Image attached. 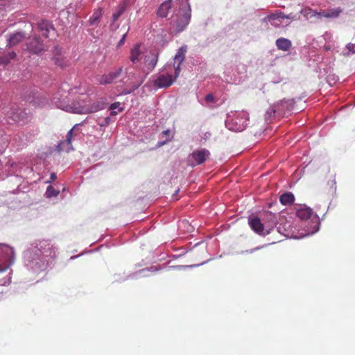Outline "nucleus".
Returning a JSON list of instances; mask_svg holds the SVG:
<instances>
[{
	"mask_svg": "<svg viewBox=\"0 0 355 355\" xmlns=\"http://www.w3.org/2000/svg\"><path fill=\"white\" fill-rule=\"evenodd\" d=\"M119 106H120L119 102L114 103L112 104L111 106H110V109H111V110H112L111 115H116L117 114V112H115V109L119 108Z\"/></svg>",
	"mask_w": 355,
	"mask_h": 355,
	"instance_id": "nucleus-26",
	"label": "nucleus"
},
{
	"mask_svg": "<svg viewBox=\"0 0 355 355\" xmlns=\"http://www.w3.org/2000/svg\"><path fill=\"white\" fill-rule=\"evenodd\" d=\"M8 117L13 120L15 122H25L27 119L26 113L20 109H17L16 112H11L7 113Z\"/></svg>",
	"mask_w": 355,
	"mask_h": 355,
	"instance_id": "nucleus-15",
	"label": "nucleus"
},
{
	"mask_svg": "<svg viewBox=\"0 0 355 355\" xmlns=\"http://www.w3.org/2000/svg\"><path fill=\"white\" fill-rule=\"evenodd\" d=\"M190 156L193 158L194 162H196V165H200L201 164H203L210 156V152L206 148H202L193 151Z\"/></svg>",
	"mask_w": 355,
	"mask_h": 355,
	"instance_id": "nucleus-9",
	"label": "nucleus"
},
{
	"mask_svg": "<svg viewBox=\"0 0 355 355\" xmlns=\"http://www.w3.org/2000/svg\"><path fill=\"white\" fill-rule=\"evenodd\" d=\"M279 50L287 51L289 50V46H277Z\"/></svg>",
	"mask_w": 355,
	"mask_h": 355,
	"instance_id": "nucleus-33",
	"label": "nucleus"
},
{
	"mask_svg": "<svg viewBox=\"0 0 355 355\" xmlns=\"http://www.w3.org/2000/svg\"><path fill=\"white\" fill-rule=\"evenodd\" d=\"M326 50H330V48L327 46V47L326 48Z\"/></svg>",
	"mask_w": 355,
	"mask_h": 355,
	"instance_id": "nucleus-40",
	"label": "nucleus"
},
{
	"mask_svg": "<svg viewBox=\"0 0 355 355\" xmlns=\"http://www.w3.org/2000/svg\"><path fill=\"white\" fill-rule=\"evenodd\" d=\"M50 179H51V181L55 180L56 179L55 173H51V176H50Z\"/></svg>",
	"mask_w": 355,
	"mask_h": 355,
	"instance_id": "nucleus-37",
	"label": "nucleus"
},
{
	"mask_svg": "<svg viewBox=\"0 0 355 355\" xmlns=\"http://www.w3.org/2000/svg\"><path fill=\"white\" fill-rule=\"evenodd\" d=\"M248 223L250 227L252 228L256 234L260 236H265L270 234V232H268L267 227L260 218H258L257 216L250 217Z\"/></svg>",
	"mask_w": 355,
	"mask_h": 355,
	"instance_id": "nucleus-6",
	"label": "nucleus"
},
{
	"mask_svg": "<svg viewBox=\"0 0 355 355\" xmlns=\"http://www.w3.org/2000/svg\"><path fill=\"white\" fill-rule=\"evenodd\" d=\"M328 185H329L330 187V189L334 190L335 189V186H336V181H335V178H334V175H331V180H329V182H328Z\"/></svg>",
	"mask_w": 355,
	"mask_h": 355,
	"instance_id": "nucleus-31",
	"label": "nucleus"
},
{
	"mask_svg": "<svg viewBox=\"0 0 355 355\" xmlns=\"http://www.w3.org/2000/svg\"><path fill=\"white\" fill-rule=\"evenodd\" d=\"M126 6L127 2L125 1L118 6L116 10L112 14V21L110 24V28L112 30H116L119 27V24L116 22L124 12Z\"/></svg>",
	"mask_w": 355,
	"mask_h": 355,
	"instance_id": "nucleus-8",
	"label": "nucleus"
},
{
	"mask_svg": "<svg viewBox=\"0 0 355 355\" xmlns=\"http://www.w3.org/2000/svg\"><path fill=\"white\" fill-rule=\"evenodd\" d=\"M332 35L329 33H325L323 35L318 37L315 41L317 43H330L332 42Z\"/></svg>",
	"mask_w": 355,
	"mask_h": 355,
	"instance_id": "nucleus-24",
	"label": "nucleus"
},
{
	"mask_svg": "<svg viewBox=\"0 0 355 355\" xmlns=\"http://www.w3.org/2000/svg\"><path fill=\"white\" fill-rule=\"evenodd\" d=\"M3 248H5V245L3 244H0V254L3 251ZM8 268V264H0V272H3L7 270Z\"/></svg>",
	"mask_w": 355,
	"mask_h": 355,
	"instance_id": "nucleus-27",
	"label": "nucleus"
},
{
	"mask_svg": "<svg viewBox=\"0 0 355 355\" xmlns=\"http://www.w3.org/2000/svg\"><path fill=\"white\" fill-rule=\"evenodd\" d=\"M348 51L344 53V56H349L352 53V54L355 53V46H347Z\"/></svg>",
	"mask_w": 355,
	"mask_h": 355,
	"instance_id": "nucleus-30",
	"label": "nucleus"
},
{
	"mask_svg": "<svg viewBox=\"0 0 355 355\" xmlns=\"http://www.w3.org/2000/svg\"><path fill=\"white\" fill-rule=\"evenodd\" d=\"M205 100H206L208 103L214 102V96L212 94H207L206 97H205Z\"/></svg>",
	"mask_w": 355,
	"mask_h": 355,
	"instance_id": "nucleus-32",
	"label": "nucleus"
},
{
	"mask_svg": "<svg viewBox=\"0 0 355 355\" xmlns=\"http://www.w3.org/2000/svg\"><path fill=\"white\" fill-rule=\"evenodd\" d=\"M58 192H55V191H54L52 186H49L48 189H46V195H48L49 197L56 196Z\"/></svg>",
	"mask_w": 355,
	"mask_h": 355,
	"instance_id": "nucleus-28",
	"label": "nucleus"
},
{
	"mask_svg": "<svg viewBox=\"0 0 355 355\" xmlns=\"http://www.w3.org/2000/svg\"><path fill=\"white\" fill-rule=\"evenodd\" d=\"M275 44H291V42L288 39L280 37L276 40Z\"/></svg>",
	"mask_w": 355,
	"mask_h": 355,
	"instance_id": "nucleus-25",
	"label": "nucleus"
},
{
	"mask_svg": "<svg viewBox=\"0 0 355 355\" xmlns=\"http://www.w3.org/2000/svg\"><path fill=\"white\" fill-rule=\"evenodd\" d=\"M15 57V53L12 51L11 52L8 53L7 55H3L0 58V64L6 65L10 63V60L14 59Z\"/></svg>",
	"mask_w": 355,
	"mask_h": 355,
	"instance_id": "nucleus-23",
	"label": "nucleus"
},
{
	"mask_svg": "<svg viewBox=\"0 0 355 355\" xmlns=\"http://www.w3.org/2000/svg\"><path fill=\"white\" fill-rule=\"evenodd\" d=\"M127 35V33H124L122 36V37L121 38V40L119 41L118 44H123L125 42V37Z\"/></svg>",
	"mask_w": 355,
	"mask_h": 355,
	"instance_id": "nucleus-34",
	"label": "nucleus"
},
{
	"mask_svg": "<svg viewBox=\"0 0 355 355\" xmlns=\"http://www.w3.org/2000/svg\"><path fill=\"white\" fill-rule=\"evenodd\" d=\"M37 27L42 35L46 38L49 37L51 34L55 33V29L49 21H41L38 23Z\"/></svg>",
	"mask_w": 355,
	"mask_h": 355,
	"instance_id": "nucleus-12",
	"label": "nucleus"
},
{
	"mask_svg": "<svg viewBox=\"0 0 355 355\" xmlns=\"http://www.w3.org/2000/svg\"><path fill=\"white\" fill-rule=\"evenodd\" d=\"M249 123V114L245 112H240L235 118L232 119V122L229 123L230 129L236 132H240L244 130Z\"/></svg>",
	"mask_w": 355,
	"mask_h": 355,
	"instance_id": "nucleus-5",
	"label": "nucleus"
},
{
	"mask_svg": "<svg viewBox=\"0 0 355 355\" xmlns=\"http://www.w3.org/2000/svg\"><path fill=\"white\" fill-rule=\"evenodd\" d=\"M123 69L121 68H119L116 69L115 72H111L107 75H104L99 78L98 82L101 84H110L112 83L113 80H116L119 78V76L121 75V71Z\"/></svg>",
	"mask_w": 355,
	"mask_h": 355,
	"instance_id": "nucleus-13",
	"label": "nucleus"
},
{
	"mask_svg": "<svg viewBox=\"0 0 355 355\" xmlns=\"http://www.w3.org/2000/svg\"><path fill=\"white\" fill-rule=\"evenodd\" d=\"M293 19H295V16L292 14L286 15L282 12L279 11L265 17L262 19V21L266 24H270L275 27H279L289 24V21L284 22L285 19L290 20Z\"/></svg>",
	"mask_w": 355,
	"mask_h": 355,
	"instance_id": "nucleus-4",
	"label": "nucleus"
},
{
	"mask_svg": "<svg viewBox=\"0 0 355 355\" xmlns=\"http://www.w3.org/2000/svg\"><path fill=\"white\" fill-rule=\"evenodd\" d=\"M73 138V129H71L67 134V138L65 141H63L59 144L58 148L60 150H63L64 145L67 144L69 146V150L71 149V139Z\"/></svg>",
	"mask_w": 355,
	"mask_h": 355,
	"instance_id": "nucleus-22",
	"label": "nucleus"
},
{
	"mask_svg": "<svg viewBox=\"0 0 355 355\" xmlns=\"http://www.w3.org/2000/svg\"><path fill=\"white\" fill-rule=\"evenodd\" d=\"M295 202V196L292 193H285L280 196V202L282 205L290 206Z\"/></svg>",
	"mask_w": 355,
	"mask_h": 355,
	"instance_id": "nucleus-19",
	"label": "nucleus"
},
{
	"mask_svg": "<svg viewBox=\"0 0 355 355\" xmlns=\"http://www.w3.org/2000/svg\"><path fill=\"white\" fill-rule=\"evenodd\" d=\"M98 110V108H94V107H87L86 106L83 105H79V106H71L69 107V110H67V111L73 112L75 114H87L88 112H95Z\"/></svg>",
	"mask_w": 355,
	"mask_h": 355,
	"instance_id": "nucleus-16",
	"label": "nucleus"
},
{
	"mask_svg": "<svg viewBox=\"0 0 355 355\" xmlns=\"http://www.w3.org/2000/svg\"><path fill=\"white\" fill-rule=\"evenodd\" d=\"M123 111V108H119V112H122Z\"/></svg>",
	"mask_w": 355,
	"mask_h": 355,
	"instance_id": "nucleus-39",
	"label": "nucleus"
},
{
	"mask_svg": "<svg viewBox=\"0 0 355 355\" xmlns=\"http://www.w3.org/2000/svg\"><path fill=\"white\" fill-rule=\"evenodd\" d=\"M141 46H134L130 51V59L133 63L144 59L148 69L152 71L157 64L158 53L154 50L144 51L141 49Z\"/></svg>",
	"mask_w": 355,
	"mask_h": 355,
	"instance_id": "nucleus-3",
	"label": "nucleus"
},
{
	"mask_svg": "<svg viewBox=\"0 0 355 355\" xmlns=\"http://www.w3.org/2000/svg\"><path fill=\"white\" fill-rule=\"evenodd\" d=\"M24 32H16L6 36V40L8 44H17L22 42L26 38Z\"/></svg>",
	"mask_w": 355,
	"mask_h": 355,
	"instance_id": "nucleus-14",
	"label": "nucleus"
},
{
	"mask_svg": "<svg viewBox=\"0 0 355 355\" xmlns=\"http://www.w3.org/2000/svg\"><path fill=\"white\" fill-rule=\"evenodd\" d=\"M300 13L305 17L306 19H310L313 17H319V12L312 10L309 8H304L300 10Z\"/></svg>",
	"mask_w": 355,
	"mask_h": 355,
	"instance_id": "nucleus-21",
	"label": "nucleus"
},
{
	"mask_svg": "<svg viewBox=\"0 0 355 355\" xmlns=\"http://www.w3.org/2000/svg\"><path fill=\"white\" fill-rule=\"evenodd\" d=\"M341 11V9L339 8L324 10L322 12H319V17L320 19L322 17L336 18L340 15Z\"/></svg>",
	"mask_w": 355,
	"mask_h": 355,
	"instance_id": "nucleus-18",
	"label": "nucleus"
},
{
	"mask_svg": "<svg viewBox=\"0 0 355 355\" xmlns=\"http://www.w3.org/2000/svg\"><path fill=\"white\" fill-rule=\"evenodd\" d=\"M10 283V277H7L6 278L0 279V286H6L7 285H9Z\"/></svg>",
	"mask_w": 355,
	"mask_h": 355,
	"instance_id": "nucleus-29",
	"label": "nucleus"
},
{
	"mask_svg": "<svg viewBox=\"0 0 355 355\" xmlns=\"http://www.w3.org/2000/svg\"><path fill=\"white\" fill-rule=\"evenodd\" d=\"M347 44L351 45V44H352V43H351V42H349V43H348Z\"/></svg>",
	"mask_w": 355,
	"mask_h": 355,
	"instance_id": "nucleus-41",
	"label": "nucleus"
},
{
	"mask_svg": "<svg viewBox=\"0 0 355 355\" xmlns=\"http://www.w3.org/2000/svg\"><path fill=\"white\" fill-rule=\"evenodd\" d=\"M186 51V46L180 47L178 52L176 53L175 58H173V66L175 74L172 75L171 73H166L159 75L154 82L155 87L157 88H166L172 85L173 82L180 76L181 71L180 66L184 62Z\"/></svg>",
	"mask_w": 355,
	"mask_h": 355,
	"instance_id": "nucleus-2",
	"label": "nucleus"
},
{
	"mask_svg": "<svg viewBox=\"0 0 355 355\" xmlns=\"http://www.w3.org/2000/svg\"><path fill=\"white\" fill-rule=\"evenodd\" d=\"M172 7V0H166L164 1L157 10V15L161 17H166L168 15V11Z\"/></svg>",
	"mask_w": 355,
	"mask_h": 355,
	"instance_id": "nucleus-17",
	"label": "nucleus"
},
{
	"mask_svg": "<svg viewBox=\"0 0 355 355\" xmlns=\"http://www.w3.org/2000/svg\"><path fill=\"white\" fill-rule=\"evenodd\" d=\"M103 16V8H98L94 9L92 16L89 18L88 21L86 22L87 27H91L87 28V31L92 34L94 28L97 27L100 23L101 19Z\"/></svg>",
	"mask_w": 355,
	"mask_h": 355,
	"instance_id": "nucleus-7",
	"label": "nucleus"
},
{
	"mask_svg": "<svg viewBox=\"0 0 355 355\" xmlns=\"http://www.w3.org/2000/svg\"><path fill=\"white\" fill-rule=\"evenodd\" d=\"M125 73H126L128 78L133 79V80H136V82H135L133 83V85H132V87L131 89L125 90V91L122 92V93H121L123 95L130 94V92H132V91H134L139 87H140V85L144 83V78H137L136 76H135L134 72L132 71H131L130 68H126Z\"/></svg>",
	"mask_w": 355,
	"mask_h": 355,
	"instance_id": "nucleus-10",
	"label": "nucleus"
},
{
	"mask_svg": "<svg viewBox=\"0 0 355 355\" xmlns=\"http://www.w3.org/2000/svg\"><path fill=\"white\" fill-rule=\"evenodd\" d=\"M169 134H170V130H166L162 132V135H164L166 137H168Z\"/></svg>",
	"mask_w": 355,
	"mask_h": 355,
	"instance_id": "nucleus-35",
	"label": "nucleus"
},
{
	"mask_svg": "<svg viewBox=\"0 0 355 355\" xmlns=\"http://www.w3.org/2000/svg\"><path fill=\"white\" fill-rule=\"evenodd\" d=\"M171 17V24L176 33L182 32L189 25L191 18V8L188 0H175Z\"/></svg>",
	"mask_w": 355,
	"mask_h": 355,
	"instance_id": "nucleus-1",
	"label": "nucleus"
},
{
	"mask_svg": "<svg viewBox=\"0 0 355 355\" xmlns=\"http://www.w3.org/2000/svg\"><path fill=\"white\" fill-rule=\"evenodd\" d=\"M265 225H266L268 232H271L276 225V216L270 211H266L263 214L262 219Z\"/></svg>",
	"mask_w": 355,
	"mask_h": 355,
	"instance_id": "nucleus-11",
	"label": "nucleus"
},
{
	"mask_svg": "<svg viewBox=\"0 0 355 355\" xmlns=\"http://www.w3.org/2000/svg\"><path fill=\"white\" fill-rule=\"evenodd\" d=\"M168 141V139H166V141H163V142L160 143V144H159V146H163V145H164L166 143H167Z\"/></svg>",
	"mask_w": 355,
	"mask_h": 355,
	"instance_id": "nucleus-38",
	"label": "nucleus"
},
{
	"mask_svg": "<svg viewBox=\"0 0 355 355\" xmlns=\"http://www.w3.org/2000/svg\"><path fill=\"white\" fill-rule=\"evenodd\" d=\"M28 47H31V48H28V51H34V53H37V52L35 51V49L37 46H28Z\"/></svg>",
	"mask_w": 355,
	"mask_h": 355,
	"instance_id": "nucleus-36",
	"label": "nucleus"
},
{
	"mask_svg": "<svg viewBox=\"0 0 355 355\" xmlns=\"http://www.w3.org/2000/svg\"><path fill=\"white\" fill-rule=\"evenodd\" d=\"M312 214L313 211H311V209L308 207L300 208L297 211H296V216L302 220L309 219Z\"/></svg>",
	"mask_w": 355,
	"mask_h": 355,
	"instance_id": "nucleus-20",
	"label": "nucleus"
}]
</instances>
